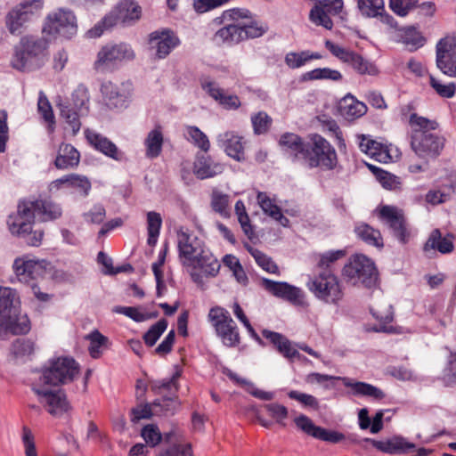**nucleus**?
Masks as SVG:
<instances>
[{
	"label": "nucleus",
	"mask_w": 456,
	"mask_h": 456,
	"mask_svg": "<svg viewBox=\"0 0 456 456\" xmlns=\"http://www.w3.org/2000/svg\"><path fill=\"white\" fill-rule=\"evenodd\" d=\"M170 446L162 451L159 456H192V450L190 444H180L176 439L173 440Z\"/></svg>",
	"instance_id": "nucleus-63"
},
{
	"label": "nucleus",
	"mask_w": 456,
	"mask_h": 456,
	"mask_svg": "<svg viewBox=\"0 0 456 456\" xmlns=\"http://www.w3.org/2000/svg\"><path fill=\"white\" fill-rule=\"evenodd\" d=\"M115 314H123L136 322H142L151 318V315L142 312L140 307L117 305L112 309Z\"/></svg>",
	"instance_id": "nucleus-53"
},
{
	"label": "nucleus",
	"mask_w": 456,
	"mask_h": 456,
	"mask_svg": "<svg viewBox=\"0 0 456 456\" xmlns=\"http://www.w3.org/2000/svg\"><path fill=\"white\" fill-rule=\"evenodd\" d=\"M354 232L359 239L367 243L368 245L383 248L384 240L379 230L373 228L365 223L357 224Z\"/></svg>",
	"instance_id": "nucleus-34"
},
{
	"label": "nucleus",
	"mask_w": 456,
	"mask_h": 456,
	"mask_svg": "<svg viewBox=\"0 0 456 456\" xmlns=\"http://www.w3.org/2000/svg\"><path fill=\"white\" fill-rule=\"evenodd\" d=\"M342 256L340 251L320 255L314 274L307 284L308 289L327 304H337L344 295L339 279L331 268V265Z\"/></svg>",
	"instance_id": "nucleus-1"
},
{
	"label": "nucleus",
	"mask_w": 456,
	"mask_h": 456,
	"mask_svg": "<svg viewBox=\"0 0 456 456\" xmlns=\"http://www.w3.org/2000/svg\"><path fill=\"white\" fill-rule=\"evenodd\" d=\"M251 121L255 133L258 134L266 133L272 124V118L264 111L254 115Z\"/></svg>",
	"instance_id": "nucleus-64"
},
{
	"label": "nucleus",
	"mask_w": 456,
	"mask_h": 456,
	"mask_svg": "<svg viewBox=\"0 0 456 456\" xmlns=\"http://www.w3.org/2000/svg\"><path fill=\"white\" fill-rule=\"evenodd\" d=\"M301 79L302 81L322 79L339 81L342 79V75L337 69H331L330 68H318L303 74Z\"/></svg>",
	"instance_id": "nucleus-44"
},
{
	"label": "nucleus",
	"mask_w": 456,
	"mask_h": 456,
	"mask_svg": "<svg viewBox=\"0 0 456 456\" xmlns=\"http://www.w3.org/2000/svg\"><path fill=\"white\" fill-rule=\"evenodd\" d=\"M216 44H238L243 41L242 28H237L229 23L218 29L214 35Z\"/></svg>",
	"instance_id": "nucleus-37"
},
{
	"label": "nucleus",
	"mask_w": 456,
	"mask_h": 456,
	"mask_svg": "<svg viewBox=\"0 0 456 456\" xmlns=\"http://www.w3.org/2000/svg\"><path fill=\"white\" fill-rule=\"evenodd\" d=\"M260 285L274 297L285 299L294 305L304 304V293L302 290L287 282L273 281L269 279H262Z\"/></svg>",
	"instance_id": "nucleus-22"
},
{
	"label": "nucleus",
	"mask_w": 456,
	"mask_h": 456,
	"mask_svg": "<svg viewBox=\"0 0 456 456\" xmlns=\"http://www.w3.org/2000/svg\"><path fill=\"white\" fill-rule=\"evenodd\" d=\"M411 144L419 158L428 160L440 154L444 145V139L435 133L415 132L411 134Z\"/></svg>",
	"instance_id": "nucleus-15"
},
{
	"label": "nucleus",
	"mask_w": 456,
	"mask_h": 456,
	"mask_svg": "<svg viewBox=\"0 0 456 456\" xmlns=\"http://www.w3.org/2000/svg\"><path fill=\"white\" fill-rule=\"evenodd\" d=\"M325 47L331 53L333 56L348 65L352 63V61H354V58L356 54L355 52L337 45L330 40L325 41Z\"/></svg>",
	"instance_id": "nucleus-50"
},
{
	"label": "nucleus",
	"mask_w": 456,
	"mask_h": 456,
	"mask_svg": "<svg viewBox=\"0 0 456 456\" xmlns=\"http://www.w3.org/2000/svg\"><path fill=\"white\" fill-rule=\"evenodd\" d=\"M357 138L359 140V148L365 154L379 162L387 163L391 160V156L387 145L364 134H359Z\"/></svg>",
	"instance_id": "nucleus-27"
},
{
	"label": "nucleus",
	"mask_w": 456,
	"mask_h": 456,
	"mask_svg": "<svg viewBox=\"0 0 456 456\" xmlns=\"http://www.w3.org/2000/svg\"><path fill=\"white\" fill-rule=\"evenodd\" d=\"M378 217L389 226L397 240L405 244L411 238V231L406 223L403 211L397 207L382 205L376 209Z\"/></svg>",
	"instance_id": "nucleus-12"
},
{
	"label": "nucleus",
	"mask_w": 456,
	"mask_h": 456,
	"mask_svg": "<svg viewBox=\"0 0 456 456\" xmlns=\"http://www.w3.org/2000/svg\"><path fill=\"white\" fill-rule=\"evenodd\" d=\"M262 335L281 354L289 361H293L294 359L303 362L306 361V358L298 353L297 345L293 344L284 335L269 330H263Z\"/></svg>",
	"instance_id": "nucleus-23"
},
{
	"label": "nucleus",
	"mask_w": 456,
	"mask_h": 456,
	"mask_svg": "<svg viewBox=\"0 0 456 456\" xmlns=\"http://www.w3.org/2000/svg\"><path fill=\"white\" fill-rule=\"evenodd\" d=\"M344 275L354 285L371 287L377 281L374 263L363 255L354 256L344 267Z\"/></svg>",
	"instance_id": "nucleus-10"
},
{
	"label": "nucleus",
	"mask_w": 456,
	"mask_h": 456,
	"mask_svg": "<svg viewBox=\"0 0 456 456\" xmlns=\"http://www.w3.org/2000/svg\"><path fill=\"white\" fill-rule=\"evenodd\" d=\"M352 387L356 394L367 395L376 400H381L385 397V394L379 388L367 383L356 382L352 385Z\"/></svg>",
	"instance_id": "nucleus-59"
},
{
	"label": "nucleus",
	"mask_w": 456,
	"mask_h": 456,
	"mask_svg": "<svg viewBox=\"0 0 456 456\" xmlns=\"http://www.w3.org/2000/svg\"><path fill=\"white\" fill-rule=\"evenodd\" d=\"M20 306L17 291L9 287H0V337L4 333L19 335L30 330V322L26 314H20Z\"/></svg>",
	"instance_id": "nucleus-3"
},
{
	"label": "nucleus",
	"mask_w": 456,
	"mask_h": 456,
	"mask_svg": "<svg viewBox=\"0 0 456 456\" xmlns=\"http://www.w3.org/2000/svg\"><path fill=\"white\" fill-rule=\"evenodd\" d=\"M145 156L148 159L159 157L163 146V134L159 126L150 131L144 140Z\"/></svg>",
	"instance_id": "nucleus-35"
},
{
	"label": "nucleus",
	"mask_w": 456,
	"mask_h": 456,
	"mask_svg": "<svg viewBox=\"0 0 456 456\" xmlns=\"http://www.w3.org/2000/svg\"><path fill=\"white\" fill-rule=\"evenodd\" d=\"M141 436L151 447H155L161 442L171 444L175 439V434L173 429L164 436L160 433V429H141Z\"/></svg>",
	"instance_id": "nucleus-42"
},
{
	"label": "nucleus",
	"mask_w": 456,
	"mask_h": 456,
	"mask_svg": "<svg viewBox=\"0 0 456 456\" xmlns=\"http://www.w3.org/2000/svg\"><path fill=\"white\" fill-rule=\"evenodd\" d=\"M342 10V0H322L312 8L309 18L315 25L331 29L333 27L331 16L338 15Z\"/></svg>",
	"instance_id": "nucleus-21"
},
{
	"label": "nucleus",
	"mask_w": 456,
	"mask_h": 456,
	"mask_svg": "<svg viewBox=\"0 0 456 456\" xmlns=\"http://www.w3.org/2000/svg\"><path fill=\"white\" fill-rule=\"evenodd\" d=\"M79 152L71 144L62 143L55 159V166L60 169H66L77 166L79 162Z\"/></svg>",
	"instance_id": "nucleus-33"
},
{
	"label": "nucleus",
	"mask_w": 456,
	"mask_h": 456,
	"mask_svg": "<svg viewBox=\"0 0 456 456\" xmlns=\"http://www.w3.org/2000/svg\"><path fill=\"white\" fill-rule=\"evenodd\" d=\"M288 396L291 400L297 401V403L302 404L304 407H306V408H309V409H312L314 411L318 410L320 407L318 399L310 394L299 392L297 390H291L288 393Z\"/></svg>",
	"instance_id": "nucleus-57"
},
{
	"label": "nucleus",
	"mask_w": 456,
	"mask_h": 456,
	"mask_svg": "<svg viewBox=\"0 0 456 456\" xmlns=\"http://www.w3.org/2000/svg\"><path fill=\"white\" fill-rule=\"evenodd\" d=\"M47 262L30 256H23L14 260V273L21 282H29L41 277L46 269Z\"/></svg>",
	"instance_id": "nucleus-20"
},
{
	"label": "nucleus",
	"mask_w": 456,
	"mask_h": 456,
	"mask_svg": "<svg viewBox=\"0 0 456 456\" xmlns=\"http://www.w3.org/2000/svg\"><path fill=\"white\" fill-rule=\"evenodd\" d=\"M208 318L224 345L233 347L240 344V337L238 329L225 309L222 307L212 308L208 314Z\"/></svg>",
	"instance_id": "nucleus-11"
},
{
	"label": "nucleus",
	"mask_w": 456,
	"mask_h": 456,
	"mask_svg": "<svg viewBox=\"0 0 456 456\" xmlns=\"http://www.w3.org/2000/svg\"><path fill=\"white\" fill-rule=\"evenodd\" d=\"M85 135L87 142L97 151L104 155L112 158L115 160H121L124 158L123 153L118 147L107 137L96 133L95 131L86 129Z\"/></svg>",
	"instance_id": "nucleus-25"
},
{
	"label": "nucleus",
	"mask_w": 456,
	"mask_h": 456,
	"mask_svg": "<svg viewBox=\"0 0 456 456\" xmlns=\"http://www.w3.org/2000/svg\"><path fill=\"white\" fill-rule=\"evenodd\" d=\"M370 312L376 320L380 322L382 330L392 331V326L388 325L394 318L391 305L385 302L377 303L370 307Z\"/></svg>",
	"instance_id": "nucleus-38"
},
{
	"label": "nucleus",
	"mask_w": 456,
	"mask_h": 456,
	"mask_svg": "<svg viewBox=\"0 0 456 456\" xmlns=\"http://www.w3.org/2000/svg\"><path fill=\"white\" fill-rule=\"evenodd\" d=\"M309 436L328 443H338L345 439V436L335 429H303Z\"/></svg>",
	"instance_id": "nucleus-47"
},
{
	"label": "nucleus",
	"mask_w": 456,
	"mask_h": 456,
	"mask_svg": "<svg viewBox=\"0 0 456 456\" xmlns=\"http://www.w3.org/2000/svg\"><path fill=\"white\" fill-rule=\"evenodd\" d=\"M167 328V321L160 319L153 324L143 335L144 343L148 346H153Z\"/></svg>",
	"instance_id": "nucleus-52"
},
{
	"label": "nucleus",
	"mask_w": 456,
	"mask_h": 456,
	"mask_svg": "<svg viewBox=\"0 0 456 456\" xmlns=\"http://www.w3.org/2000/svg\"><path fill=\"white\" fill-rule=\"evenodd\" d=\"M222 142L225 152L236 160L244 159L243 138L234 132H225L222 135Z\"/></svg>",
	"instance_id": "nucleus-31"
},
{
	"label": "nucleus",
	"mask_w": 456,
	"mask_h": 456,
	"mask_svg": "<svg viewBox=\"0 0 456 456\" xmlns=\"http://www.w3.org/2000/svg\"><path fill=\"white\" fill-rule=\"evenodd\" d=\"M453 236L443 235L440 230H434L424 245V251L437 250L442 254H447L453 250Z\"/></svg>",
	"instance_id": "nucleus-29"
},
{
	"label": "nucleus",
	"mask_w": 456,
	"mask_h": 456,
	"mask_svg": "<svg viewBox=\"0 0 456 456\" xmlns=\"http://www.w3.org/2000/svg\"><path fill=\"white\" fill-rule=\"evenodd\" d=\"M436 65L450 77H456V37L446 36L436 45Z\"/></svg>",
	"instance_id": "nucleus-17"
},
{
	"label": "nucleus",
	"mask_w": 456,
	"mask_h": 456,
	"mask_svg": "<svg viewBox=\"0 0 456 456\" xmlns=\"http://www.w3.org/2000/svg\"><path fill=\"white\" fill-rule=\"evenodd\" d=\"M400 38L403 44L411 50L421 47L425 43V37L415 27H408L400 29Z\"/></svg>",
	"instance_id": "nucleus-43"
},
{
	"label": "nucleus",
	"mask_w": 456,
	"mask_h": 456,
	"mask_svg": "<svg viewBox=\"0 0 456 456\" xmlns=\"http://www.w3.org/2000/svg\"><path fill=\"white\" fill-rule=\"evenodd\" d=\"M37 400L52 415H61L69 410L65 394L60 389H51L44 384L35 383L32 387Z\"/></svg>",
	"instance_id": "nucleus-16"
},
{
	"label": "nucleus",
	"mask_w": 456,
	"mask_h": 456,
	"mask_svg": "<svg viewBox=\"0 0 456 456\" xmlns=\"http://www.w3.org/2000/svg\"><path fill=\"white\" fill-rule=\"evenodd\" d=\"M134 57V51L126 43L106 45L98 52L94 68L100 72L110 71L120 63L132 61Z\"/></svg>",
	"instance_id": "nucleus-8"
},
{
	"label": "nucleus",
	"mask_w": 456,
	"mask_h": 456,
	"mask_svg": "<svg viewBox=\"0 0 456 456\" xmlns=\"http://www.w3.org/2000/svg\"><path fill=\"white\" fill-rule=\"evenodd\" d=\"M37 110L45 122L48 123L49 130H53L55 123L53 111L51 103L43 91L39 92Z\"/></svg>",
	"instance_id": "nucleus-48"
},
{
	"label": "nucleus",
	"mask_w": 456,
	"mask_h": 456,
	"mask_svg": "<svg viewBox=\"0 0 456 456\" xmlns=\"http://www.w3.org/2000/svg\"><path fill=\"white\" fill-rule=\"evenodd\" d=\"M430 86L438 95L444 98H452L456 92L455 83L443 84L432 76L430 77Z\"/></svg>",
	"instance_id": "nucleus-62"
},
{
	"label": "nucleus",
	"mask_w": 456,
	"mask_h": 456,
	"mask_svg": "<svg viewBox=\"0 0 456 456\" xmlns=\"http://www.w3.org/2000/svg\"><path fill=\"white\" fill-rule=\"evenodd\" d=\"M61 116L66 120V122L70 126L73 134H76L81 127V123L79 120L80 112L77 110H74L69 106L61 105Z\"/></svg>",
	"instance_id": "nucleus-56"
},
{
	"label": "nucleus",
	"mask_w": 456,
	"mask_h": 456,
	"mask_svg": "<svg viewBox=\"0 0 456 456\" xmlns=\"http://www.w3.org/2000/svg\"><path fill=\"white\" fill-rule=\"evenodd\" d=\"M180 372L175 371L170 378L153 381L151 389L161 399H156L152 403L139 404L131 411V421L139 424L142 419H150L153 416L173 414L177 403L175 395L178 389L177 381Z\"/></svg>",
	"instance_id": "nucleus-2"
},
{
	"label": "nucleus",
	"mask_w": 456,
	"mask_h": 456,
	"mask_svg": "<svg viewBox=\"0 0 456 456\" xmlns=\"http://www.w3.org/2000/svg\"><path fill=\"white\" fill-rule=\"evenodd\" d=\"M235 214L241 226L242 231L248 239H252L255 235L253 226L251 225L249 216L247 213L246 207L242 200H238L235 204Z\"/></svg>",
	"instance_id": "nucleus-49"
},
{
	"label": "nucleus",
	"mask_w": 456,
	"mask_h": 456,
	"mask_svg": "<svg viewBox=\"0 0 456 456\" xmlns=\"http://www.w3.org/2000/svg\"><path fill=\"white\" fill-rule=\"evenodd\" d=\"M87 339L90 342L88 346L90 355L93 358L100 357L103 347L106 346L108 338L101 334L98 330H94L87 336Z\"/></svg>",
	"instance_id": "nucleus-51"
},
{
	"label": "nucleus",
	"mask_w": 456,
	"mask_h": 456,
	"mask_svg": "<svg viewBox=\"0 0 456 456\" xmlns=\"http://www.w3.org/2000/svg\"><path fill=\"white\" fill-rule=\"evenodd\" d=\"M180 261L195 282H200V241L197 236L180 229L177 232Z\"/></svg>",
	"instance_id": "nucleus-5"
},
{
	"label": "nucleus",
	"mask_w": 456,
	"mask_h": 456,
	"mask_svg": "<svg viewBox=\"0 0 456 456\" xmlns=\"http://www.w3.org/2000/svg\"><path fill=\"white\" fill-rule=\"evenodd\" d=\"M151 50L159 59L166 58L179 44L178 38L169 30L155 31L150 36L149 41Z\"/></svg>",
	"instance_id": "nucleus-24"
},
{
	"label": "nucleus",
	"mask_w": 456,
	"mask_h": 456,
	"mask_svg": "<svg viewBox=\"0 0 456 456\" xmlns=\"http://www.w3.org/2000/svg\"><path fill=\"white\" fill-rule=\"evenodd\" d=\"M256 200L259 207L265 214L278 221L283 226H287L289 224V219L283 216L281 208L265 192L259 191L257 193Z\"/></svg>",
	"instance_id": "nucleus-32"
},
{
	"label": "nucleus",
	"mask_w": 456,
	"mask_h": 456,
	"mask_svg": "<svg viewBox=\"0 0 456 456\" xmlns=\"http://www.w3.org/2000/svg\"><path fill=\"white\" fill-rule=\"evenodd\" d=\"M338 111L345 118L354 120L366 113L367 106L363 102L356 100L354 96L346 95L340 100Z\"/></svg>",
	"instance_id": "nucleus-30"
},
{
	"label": "nucleus",
	"mask_w": 456,
	"mask_h": 456,
	"mask_svg": "<svg viewBox=\"0 0 456 456\" xmlns=\"http://www.w3.org/2000/svg\"><path fill=\"white\" fill-rule=\"evenodd\" d=\"M47 42L34 37H22L11 61L13 69L30 71L41 68L46 61Z\"/></svg>",
	"instance_id": "nucleus-4"
},
{
	"label": "nucleus",
	"mask_w": 456,
	"mask_h": 456,
	"mask_svg": "<svg viewBox=\"0 0 456 456\" xmlns=\"http://www.w3.org/2000/svg\"><path fill=\"white\" fill-rule=\"evenodd\" d=\"M338 163V157L335 149L330 143L320 135L313 137L312 145H307L303 167L333 169Z\"/></svg>",
	"instance_id": "nucleus-7"
},
{
	"label": "nucleus",
	"mask_w": 456,
	"mask_h": 456,
	"mask_svg": "<svg viewBox=\"0 0 456 456\" xmlns=\"http://www.w3.org/2000/svg\"><path fill=\"white\" fill-rule=\"evenodd\" d=\"M279 143L295 164L302 165L307 145L297 134L286 133L281 136Z\"/></svg>",
	"instance_id": "nucleus-26"
},
{
	"label": "nucleus",
	"mask_w": 456,
	"mask_h": 456,
	"mask_svg": "<svg viewBox=\"0 0 456 456\" xmlns=\"http://www.w3.org/2000/svg\"><path fill=\"white\" fill-rule=\"evenodd\" d=\"M35 218L33 205L24 200L19 203L17 212L9 216L7 224L12 234L25 237L31 231Z\"/></svg>",
	"instance_id": "nucleus-18"
},
{
	"label": "nucleus",
	"mask_w": 456,
	"mask_h": 456,
	"mask_svg": "<svg viewBox=\"0 0 456 456\" xmlns=\"http://www.w3.org/2000/svg\"><path fill=\"white\" fill-rule=\"evenodd\" d=\"M409 123L412 128V134L415 132L432 133L431 131L436 130L438 126L436 121L418 116L415 113L410 116Z\"/></svg>",
	"instance_id": "nucleus-46"
},
{
	"label": "nucleus",
	"mask_w": 456,
	"mask_h": 456,
	"mask_svg": "<svg viewBox=\"0 0 456 456\" xmlns=\"http://www.w3.org/2000/svg\"><path fill=\"white\" fill-rule=\"evenodd\" d=\"M146 223L148 233L147 244L151 247H154L160 234L162 226L161 215L156 211H149L146 214Z\"/></svg>",
	"instance_id": "nucleus-39"
},
{
	"label": "nucleus",
	"mask_w": 456,
	"mask_h": 456,
	"mask_svg": "<svg viewBox=\"0 0 456 456\" xmlns=\"http://www.w3.org/2000/svg\"><path fill=\"white\" fill-rule=\"evenodd\" d=\"M142 8L134 0H121L116 7L105 16L110 25H132L140 20Z\"/></svg>",
	"instance_id": "nucleus-19"
},
{
	"label": "nucleus",
	"mask_w": 456,
	"mask_h": 456,
	"mask_svg": "<svg viewBox=\"0 0 456 456\" xmlns=\"http://www.w3.org/2000/svg\"><path fill=\"white\" fill-rule=\"evenodd\" d=\"M352 387L356 394L367 395L376 400H381L385 397V394L379 388L367 383L356 382L352 385Z\"/></svg>",
	"instance_id": "nucleus-60"
},
{
	"label": "nucleus",
	"mask_w": 456,
	"mask_h": 456,
	"mask_svg": "<svg viewBox=\"0 0 456 456\" xmlns=\"http://www.w3.org/2000/svg\"><path fill=\"white\" fill-rule=\"evenodd\" d=\"M265 408L268 415L275 420L276 424L286 425L285 420L289 418V411L284 405L273 403L266 404Z\"/></svg>",
	"instance_id": "nucleus-58"
},
{
	"label": "nucleus",
	"mask_w": 456,
	"mask_h": 456,
	"mask_svg": "<svg viewBox=\"0 0 456 456\" xmlns=\"http://www.w3.org/2000/svg\"><path fill=\"white\" fill-rule=\"evenodd\" d=\"M33 205L35 217L40 221L48 222L59 219L62 216L61 206L49 199H40L29 201Z\"/></svg>",
	"instance_id": "nucleus-28"
},
{
	"label": "nucleus",
	"mask_w": 456,
	"mask_h": 456,
	"mask_svg": "<svg viewBox=\"0 0 456 456\" xmlns=\"http://www.w3.org/2000/svg\"><path fill=\"white\" fill-rule=\"evenodd\" d=\"M223 171V167L211 158L201 157V179L213 177Z\"/></svg>",
	"instance_id": "nucleus-61"
},
{
	"label": "nucleus",
	"mask_w": 456,
	"mask_h": 456,
	"mask_svg": "<svg viewBox=\"0 0 456 456\" xmlns=\"http://www.w3.org/2000/svg\"><path fill=\"white\" fill-rule=\"evenodd\" d=\"M36 350L34 341L29 338H17L14 340L10 347V354L19 361H26L28 359Z\"/></svg>",
	"instance_id": "nucleus-36"
},
{
	"label": "nucleus",
	"mask_w": 456,
	"mask_h": 456,
	"mask_svg": "<svg viewBox=\"0 0 456 456\" xmlns=\"http://www.w3.org/2000/svg\"><path fill=\"white\" fill-rule=\"evenodd\" d=\"M220 20V23L224 25H229L230 23L234 27L243 28L245 22L250 20V13L244 9H229L222 13Z\"/></svg>",
	"instance_id": "nucleus-40"
},
{
	"label": "nucleus",
	"mask_w": 456,
	"mask_h": 456,
	"mask_svg": "<svg viewBox=\"0 0 456 456\" xmlns=\"http://www.w3.org/2000/svg\"><path fill=\"white\" fill-rule=\"evenodd\" d=\"M248 251L264 271L269 273L279 274V267L270 256L252 247H248Z\"/></svg>",
	"instance_id": "nucleus-45"
},
{
	"label": "nucleus",
	"mask_w": 456,
	"mask_h": 456,
	"mask_svg": "<svg viewBox=\"0 0 456 456\" xmlns=\"http://www.w3.org/2000/svg\"><path fill=\"white\" fill-rule=\"evenodd\" d=\"M78 373V366L70 357H58L49 362L41 373L38 382L44 385L58 386L74 379Z\"/></svg>",
	"instance_id": "nucleus-9"
},
{
	"label": "nucleus",
	"mask_w": 456,
	"mask_h": 456,
	"mask_svg": "<svg viewBox=\"0 0 456 456\" xmlns=\"http://www.w3.org/2000/svg\"><path fill=\"white\" fill-rule=\"evenodd\" d=\"M322 55L318 53H311L309 51H302L299 53L290 52L285 56V63L290 69H298L308 61L313 60H319Z\"/></svg>",
	"instance_id": "nucleus-41"
},
{
	"label": "nucleus",
	"mask_w": 456,
	"mask_h": 456,
	"mask_svg": "<svg viewBox=\"0 0 456 456\" xmlns=\"http://www.w3.org/2000/svg\"><path fill=\"white\" fill-rule=\"evenodd\" d=\"M42 8V0L25 1L13 8L6 17V26L10 33L20 34L23 25L37 15Z\"/></svg>",
	"instance_id": "nucleus-14"
},
{
	"label": "nucleus",
	"mask_w": 456,
	"mask_h": 456,
	"mask_svg": "<svg viewBox=\"0 0 456 456\" xmlns=\"http://www.w3.org/2000/svg\"><path fill=\"white\" fill-rule=\"evenodd\" d=\"M77 32V18L70 10L65 8H60L49 13L43 27V33L51 38L69 39Z\"/></svg>",
	"instance_id": "nucleus-6"
},
{
	"label": "nucleus",
	"mask_w": 456,
	"mask_h": 456,
	"mask_svg": "<svg viewBox=\"0 0 456 456\" xmlns=\"http://www.w3.org/2000/svg\"><path fill=\"white\" fill-rule=\"evenodd\" d=\"M102 97L110 109H126L132 101L134 87L129 81L114 84L110 81L102 83L101 86Z\"/></svg>",
	"instance_id": "nucleus-13"
},
{
	"label": "nucleus",
	"mask_w": 456,
	"mask_h": 456,
	"mask_svg": "<svg viewBox=\"0 0 456 456\" xmlns=\"http://www.w3.org/2000/svg\"><path fill=\"white\" fill-rule=\"evenodd\" d=\"M384 416L385 413L383 411H379L373 419L370 420L368 410L365 408L361 409L358 413L360 428H382L384 425Z\"/></svg>",
	"instance_id": "nucleus-54"
},
{
	"label": "nucleus",
	"mask_w": 456,
	"mask_h": 456,
	"mask_svg": "<svg viewBox=\"0 0 456 456\" xmlns=\"http://www.w3.org/2000/svg\"><path fill=\"white\" fill-rule=\"evenodd\" d=\"M358 8L363 15L375 17L384 10L383 0H358Z\"/></svg>",
	"instance_id": "nucleus-55"
}]
</instances>
